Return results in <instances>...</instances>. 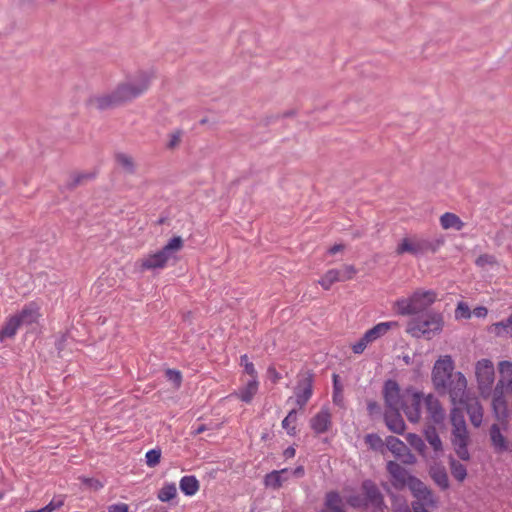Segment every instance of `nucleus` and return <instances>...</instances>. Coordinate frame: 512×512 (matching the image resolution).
I'll return each instance as SVG.
<instances>
[{"label": "nucleus", "instance_id": "nucleus-55", "mask_svg": "<svg viewBox=\"0 0 512 512\" xmlns=\"http://www.w3.org/2000/svg\"><path fill=\"white\" fill-rule=\"evenodd\" d=\"M108 512H129V506L125 503H118L108 506Z\"/></svg>", "mask_w": 512, "mask_h": 512}, {"label": "nucleus", "instance_id": "nucleus-57", "mask_svg": "<svg viewBox=\"0 0 512 512\" xmlns=\"http://www.w3.org/2000/svg\"><path fill=\"white\" fill-rule=\"evenodd\" d=\"M345 249V246L343 244H334L333 246H331L328 250L329 254H336L338 252H343Z\"/></svg>", "mask_w": 512, "mask_h": 512}, {"label": "nucleus", "instance_id": "nucleus-38", "mask_svg": "<svg viewBox=\"0 0 512 512\" xmlns=\"http://www.w3.org/2000/svg\"><path fill=\"white\" fill-rule=\"evenodd\" d=\"M498 370H500L502 378L505 379L507 390H512V363L507 361L500 362Z\"/></svg>", "mask_w": 512, "mask_h": 512}, {"label": "nucleus", "instance_id": "nucleus-62", "mask_svg": "<svg viewBox=\"0 0 512 512\" xmlns=\"http://www.w3.org/2000/svg\"><path fill=\"white\" fill-rule=\"evenodd\" d=\"M204 430H205V426L200 425V426H198V428L196 430L193 431V435H199V434L203 433Z\"/></svg>", "mask_w": 512, "mask_h": 512}, {"label": "nucleus", "instance_id": "nucleus-26", "mask_svg": "<svg viewBox=\"0 0 512 512\" xmlns=\"http://www.w3.org/2000/svg\"><path fill=\"white\" fill-rule=\"evenodd\" d=\"M490 439L492 447H494L497 453L509 451L508 441L505 436L501 433L498 425H492L490 428Z\"/></svg>", "mask_w": 512, "mask_h": 512}, {"label": "nucleus", "instance_id": "nucleus-5", "mask_svg": "<svg viewBox=\"0 0 512 512\" xmlns=\"http://www.w3.org/2000/svg\"><path fill=\"white\" fill-rule=\"evenodd\" d=\"M444 244V240L438 238L437 240L429 241L426 238L419 237L418 235L407 236L398 242L396 247V255L402 256L403 254H411L414 257L428 252H436Z\"/></svg>", "mask_w": 512, "mask_h": 512}, {"label": "nucleus", "instance_id": "nucleus-24", "mask_svg": "<svg viewBox=\"0 0 512 512\" xmlns=\"http://www.w3.org/2000/svg\"><path fill=\"white\" fill-rule=\"evenodd\" d=\"M399 327V323L397 321H387V322H381L374 326L373 328L369 329L364 333L363 336L370 339V341H377L384 335L388 333V331L392 329H396Z\"/></svg>", "mask_w": 512, "mask_h": 512}, {"label": "nucleus", "instance_id": "nucleus-29", "mask_svg": "<svg viewBox=\"0 0 512 512\" xmlns=\"http://www.w3.org/2000/svg\"><path fill=\"white\" fill-rule=\"evenodd\" d=\"M22 325V322L14 319L13 316H9L6 320V323H4L3 328L0 329V341H3L7 338H13L18 332L19 327Z\"/></svg>", "mask_w": 512, "mask_h": 512}, {"label": "nucleus", "instance_id": "nucleus-34", "mask_svg": "<svg viewBox=\"0 0 512 512\" xmlns=\"http://www.w3.org/2000/svg\"><path fill=\"white\" fill-rule=\"evenodd\" d=\"M429 473H431L433 481L436 482L440 489H448L449 479L448 474L445 472L444 468L433 467Z\"/></svg>", "mask_w": 512, "mask_h": 512}, {"label": "nucleus", "instance_id": "nucleus-30", "mask_svg": "<svg viewBox=\"0 0 512 512\" xmlns=\"http://www.w3.org/2000/svg\"><path fill=\"white\" fill-rule=\"evenodd\" d=\"M490 329L497 337H512V313L507 320L491 325Z\"/></svg>", "mask_w": 512, "mask_h": 512}, {"label": "nucleus", "instance_id": "nucleus-8", "mask_svg": "<svg viewBox=\"0 0 512 512\" xmlns=\"http://www.w3.org/2000/svg\"><path fill=\"white\" fill-rule=\"evenodd\" d=\"M386 470L388 475H390L391 485L397 490H403L405 488L412 489L414 482L423 484L421 479L408 473L398 462L388 461Z\"/></svg>", "mask_w": 512, "mask_h": 512}, {"label": "nucleus", "instance_id": "nucleus-50", "mask_svg": "<svg viewBox=\"0 0 512 512\" xmlns=\"http://www.w3.org/2000/svg\"><path fill=\"white\" fill-rule=\"evenodd\" d=\"M340 271V277H342L343 281H349L355 277L356 268L353 265L345 264L342 269H338Z\"/></svg>", "mask_w": 512, "mask_h": 512}, {"label": "nucleus", "instance_id": "nucleus-15", "mask_svg": "<svg viewBox=\"0 0 512 512\" xmlns=\"http://www.w3.org/2000/svg\"><path fill=\"white\" fill-rule=\"evenodd\" d=\"M242 380V386L235 391L234 395L239 401L250 404L257 392H259L260 382L259 378H240Z\"/></svg>", "mask_w": 512, "mask_h": 512}, {"label": "nucleus", "instance_id": "nucleus-40", "mask_svg": "<svg viewBox=\"0 0 512 512\" xmlns=\"http://www.w3.org/2000/svg\"><path fill=\"white\" fill-rule=\"evenodd\" d=\"M64 504H65V498L64 497H62V496L54 497L49 502V504H47L43 508H41L39 510H30V511H26V512H54V511L62 508Z\"/></svg>", "mask_w": 512, "mask_h": 512}, {"label": "nucleus", "instance_id": "nucleus-23", "mask_svg": "<svg viewBox=\"0 0 512 512\" xmlns=\"http://www.w3.org/2000/svg\"><path fill=\"white\" fill-rule=\"evenodd\" d=\"M290 477L291 472L287 468L281 469L280 471H272L266 474L264 484L267 488L279 489Z\"/></svg>", "mask_w": 512, "mask_h": 512}, {"label": "nucleus", "instance_id": "nucleus-44", "mask_svg": "<svg viewBox=\"0 0 512 512\" xmlns=\"http://www.w3.org/2000/svg\"><path fill=\"white\" fill-rule=\"evenodd\" d=\"M117 163L121 166H123L124 169H126L129 172L134 171V160L131 156L126 154H117Z\"/></svg>", "mask_w": 512, "mask_h": 512}, {"label": "nucleus", "instance_id": "nucleus-31", "mask_svg": "<svg viewBox=\"0 0 512 512\" xmlns=\"http://www.w3.org/2000/svg\"><path fill=\"white\" fill-rule=\"evenodd\" d=\"M180 489L186 496H194L199 490V482L195 476H185L180 480Z\"/></svg>", "mask_w": 512, "mask_h": 512}, {"label": "nucleus", "instance_id": "nucleus-52", "mask_svg": "<svg viewBox=\"0 0 512 512\" xmlns=\"http://www.w3.org/2000/svg\"><path fill=\"white\" fill-rule=\"evenodd\" d=\"M266 374H267V378H269L271 383H273V384L279 383L280 380L282 379L281 374L278 373V371L276 370V367H274V366L267 367Z\"/></svg>", "mask_w": 512, "mask_h": 512}, {"label": "nucleus", "instance_id": "nucleus-64", "mask_svg": "<svg viewBox=\"0 0 512 512\" xmlns=\"http://www.w3.org/2000/svg\"><path fill=\"white\" fill-rule=\"evenodd\" d=\"M324 512H344L343 509H324Z\"/></svg>", "mask_w": 512, "mask_h": 512}, {"label": "nucleus", "instance_id": "nucleus-32", "mask_svg": "<svg viewBox=\"0 0 512 512\" xmlns=\"http://www.w3.org/2000/svg\"><path fill=\"white\" fill-rule=\"evenodd\" d=\"M338 281H344L340 277V271L338 269H329L326 273H324L322 278L318 280V283L322 286V288L329 290L330 287Z\"/></svg>", "mask_w": 512, "mask_h": 512}, {"label": "nucleus", "instance_id": "nucleus-7", "mask_svg": "<svg viewBox=\"0 0 512 512\" xmlns=\"http://www.w3.org/2000/svg\"><path fill=\"white\" fill-rule=\"evenodd\" d=\"M414 501L412 502L413 512H429V510L438 507V499L434 496L431 489L427 485L414 482L413 488L410 489Z\"/></svg>", "mask_w": 512, "mask_h": 512}, {"label": "nucleus", "instance_id": "nucleus-58", "mask_svg": "<svg viewBox=\"0 0 512 512\" xmlns=\"http://www.w3.org/2000/svg\"><path fill=\"white\" fill-rule=\"evenodd\" d=\"M290 472H291V476L300 478V477H303V475H304V468L302 466H298L295 469L290 470Z\"/></svg>", "mask_w": 512, "mask_h": 512}, {"label": "nucleus", "instance_id": "nucleus-33", "mask_svg": "<svg viewBox=\"0 0 512 512\" xmlns=\"http://www.w3.org/2000/svg\"><path fill=\"white\" fill-rule=\"evenodd\" d=\"M406 441L413 449L417 450L419 455L428 460L427 446H425L423 439L418 434L406 435Z\"/></svg>", "mask_w": 512, "mask_h": 512}, {"label": "nucleus", "instance_id": "nucleus-9", "mask_svg": "<svg viewBox=\"0 0 512 512\" xmlns=\"http://www.w3.org/2000/svg\"><path fill=\"white\" fill-rule=\"evenodd\" d=\"M466 378L463 373L456 372L454 377L449 379L446 388H439L438 391L447 392L453 405H462L469 401V396L466 393Z\"/></svg>", "mask_w": 512, "mask_h": 512}, {"label": "nucleus", "instance_id": "nucleus-35", "mask_svg": "<svg viewBox=\"0 0 512 512\" xmlns=\"http://www.w3.org/2000/svg\"><path fill=\"white\" fill-rule=\"evenodd\" d=\"M475 265L482 270L493 269L498 266V260L496 256L485 253L476 258Z\"/></svg>", "mask_w": 512, "mask_h": 512}, {"label": "nucleus", "instance_id": "nucleus-25", "mask_svg": "<svg viewBox=\"0 0 512 512\" xmlns=\"http://www.w3.org/2000/svg\"><path fill=\"white\" fill-rule=\"evenodd\" d=\"M466 413L469 414L471 424L479 427L482 422V408L477 400H466L463 404H458Z\"/></svg>", "mask_w": 512, "mask_h": 512}, {"label": "nucleus", "instance_id": "nucleus-13", "mask_svg": "<svg viewBox=\"0 0 512 512\" xmlns=\"http://www.w3.org/2000/svg\"><path fill=\"white\" fill-rule=\"evenodd\" d=\"M386 447L392 455L407 465H414L417 462L414 454L408 449L406 444L394 436L386 438Z\"/></svg>", "mask_w": 512, "mask_h": 512}, {"label": "nucleus", "instance_id": "nucleus-53", "mask_svg": "<svg viewBox=\"0 0 512 512\" xmlns=\"http://www.w3.org/2000/svg\"><path fill=\"white\" fill-rule=\"evenodd\" d=\"M242 367L244 368V373L242 377H244L245 379H259L254 363Z\"/></svg>", "mask_w": 512, "mask_h": 512}, {"label": "nucleus", "instance_id": "nucleus-1", "mask_svg": "<svg viewBox=\"0 0 512 512\" xmlns=\"http://www.w3.org/2000/svg\"><path fill=\"white\" fill-rule=\"evenodd\" d=\"M151 78L150 73L139 72L119 82L111 92L93 96L90 106L97 110H107L125 105L149 89Z\"/></svg>", "mask_w": 512, "mask_h": 512}, {"label": "nucleus", "instance_id": "nucleus-54", "mask_svg": "<svg viewBox=\"0 0 512 512\" xmlns=\"http://www.w3.org/2000/svg\"><path fill=\"white\" fill-rule=\"evenodd\" d=\"M365 442L370 445L372 448H377L381 446L382 441L381 438L375 434H368L365 437Z\"/></svg>", "mask_w": 512, "mask_h": 512}, {"label": "nucleus", "instance_id": "nucleus-42", "mask_svg": "<svg viewBox=\"0 0 512 512\" xmlns=\"http://www.w3.org/2000/svg\"><path fill=\"white\" fill-rule=\"evenodd\" d=\"M326 509H343V502L339 494L330 492L326 497Z\"/></svg>", "mask_w": 512, "mask_h": 512}, {"label": "nucleus", "instance_id": "nucleus-3", "mask_svg": "<svg viewBox=\"0 0 512 512\" xmlns=\"http://www.w3.org/2000/svg\"><path fill=\"white\" fill-rule=\"evenodd\" d=\"M183 248V240L179 236L172 237L159 251L151 252L136 262L141 273L164 269L168 262L175 258L176 253Z\"/></svg>", "mask_w": 512, "mask_h": 512}, {"label": "nucleus", "instance_id": "nucleus-63", "mask_svg": "<svg viewBox=\"0 0 512 512\" xmlns=\"http://www.w3.org/2000/svg\"><path fill=\"white\" fill-rule=\"evenodd\" d=\"M368 409H369L370 413H372L374 410L377 409V404L375 402H370L368 404Z\"/></svg>", "mask_w": 512, "mask_h": 512}, {"label": "nucleus", "instance_id": "nucleus-18", "mask_svg": "<svg viewBox=\"0 0 512 512\" xmlns=\"http://www.w3.org/2000/svg\"><path fill=\"white\" fill-rule=\"evenodd\" d=\"M384 398L388 409H399L403 403V394L396 381L387 380L384 386Z\"/></svg>", "mask_w": 512, "mask_h": 512}, {"label": "nucleus", "instance_id": "nucleus-56", "mask_svg": "<svg viewBox=\"0 0 512 512\" xmlns=\"http://www.w3.org/2000/svg\"><path fill=\"white\" fill-rule=\"evenodd\" d=\"M475 317L482 318L487 315V309L485 306L476 307L473 312H471Z\"/></svg>", "mask_w": 512, "mask_h": 512}, {"label": "nucleus", "instance_id": "nucleus-16", "mask_svg": "<svg viewBox=\"0 0 512 512\" xmlns=\"http://www.w3.org/2000/svg\"><path fill=\"white\" fill-rule=\"evenodd\" d=\"M313 394V378L312 374L305 373L302 379L298 381L295 389L296 404L303 408L307 405Z\"/></svg>", "mask_w": 512, "mask_h": 512}, {"label": "nucleus", "instance_id": "nucleus-10", "mask_svg": "<svg viewBox=\"0 0 512 512\" xmlns=\"http://www.w3.org/2000/svg\"><path fill=\"white\" fill-rule=\"evenodd\" d=\"M424 397L422 393L410 389L403 392V403L400 409L403 410L408 421L417 423L420 420V409L424 405Z\"/></svg>", "mask_w": 512, "mask_h": 512}, {"label": "nucleus", "instance_id": "nucleus-51", "mask_svg": "<svg viewBox=\"0 0 512 512\" xmlns=\"http://www.w3.org/2000/svg\"><path fill=\"white\" fill-rule=\"evenodd\" d=\"M348 503H349V505H351L355 508H360V507L370 508L369 504L365 501V497L352 496V497L348 498Z\"/></svg>", "mask_w": 512, "mask_h": 512}, {"label": "nucleus", "instance_id": "nucleus-12", "mask_svg": "<svg viewBox=\"0 0 512 512\" xmlns=\"http://www.w3.org/2000/svg\"><path fill=\"white\" fill-rule=\"evenodd\" d=\"M507 392L505 378L498 380L494 395H492V409H494L497 420L504 422L507 418V403L505 393Z\"/></svg>", "mask_w": 512, "mask_h": 512}, {"label": "nucleus", "instance_id": "nucleus-61", "mask_svg": "<svg viewBox=\"0 0 512 512\" xmlns=\"http://www.w3.org/2000/svg\"><path fill=\"white\" fill-rule=\"evenodd\" d=\"M395 512H413V510L411 511L407 504H403L402 506L396 507Z\"/></svg>", "mask_w": 512, "mask_h": 512}, {"label": "nucleus", "instance_id": "nucleus-43", "mask_svg": "<svg viewBox=\"0 0 512 512\" xmlns=\"http://www.w3.org/2000/svg\"><path fill=\"white\" fill-rule=\"evenodd\" d=\"M78 480H80L83 485L87 486V488L92 491H98L99 489L103 488V483L96 478L80 476L78 477Z\"/></svg>", "mask_w": 512, "mask_h": 512}, {"label": "nucleus", "instance_id": "nucleus-17", "mask_svg": "<svg viewBox=\"0 0 512 512\" xmlns=\"http://www.w3.org/2000/svg\"><path fill=\"white\" fill-rule=\"evenodd\" d=\"M361 488H363L365 501L369 504L370 508L375 512H382L383 498L376 484L370 480H365Z\"/></svg>", "mask_w": 512, "mask_h": 512}, {"label": "nucleus", "instance_id": "nucleus-19", "mask_svg": "<svg viewBox=\"0 0 512 512\" xmlns=\"http://www.w3.org/2000/svg\"><path fill=\"white\" fill-rule=\"evenodd\" d=\"M24 325L36 324L41 318L40 305L38 302L25 304L22 311L12 315Z\"/></svg>", "mask_w": 512, "mask_h": 512}, {"label": "nucleus", "instance_id": "nucleus-49", "mask_svg": "<svg viewBox=\"0 0 512 512\" xmlns=\"http://www.w3.org/2000/svg\"><path fill=\"white\" fill-rule=\"evenodd\" d=\"M182 140V132L181 130H176L172 134L169 135V141H167V149L173 150L179 146Z\"/></svg>", "mask_w": 512, "mask_h": 512}, {"label": "nucleus", "instance_id": "nucleus-22", "mask_svg": "<svg viewBox=\"0 0 512 512\" xmlns=\"http://www.w3.org/2000/svg\"><path fill=\"white\" fill-rule=\"evenodd\" d=\"M398 410L399 409H388L385 413V422L389 431L397 435H402L403 431L406 429V425Z\"/></svg>", "mask_w": 512, "mask_h": 512}, {"label": "nucleus", "instance_id": "nucleus-4", "mask_svg": "<svg viewBox=\"0 0 512 512\" xmlns=\"http://www.w3.org/2000/svg\"><path fill=\"white\" fill-rule=\"evenodd\" d=\"M444 320L440 313H429L423 318L408 321L406 333L419 338L425 337L428 340L443 330Z\"/></svg>", "mask_w": 512, "mask_h": 512}, {"label": "nucleus", "instance_id": "nucleus-47", "mask_svg": "<svg viewBox=\"0 0 512 512\" xmlns=\"http://www.w3.org/2000/svg\"><path fill=\"white\" fill-rule=\"evenodd\" d=\"M471 317V311L469 306L465 302H459L455 309L456 319H469Z\"/></svg>", "mask_w": 512, "mask_h": 512}, {"label": "nucleus", "instance_id": "nucleus-37", "mask_svg": "<svg viewBox=\"0 0 512 512\" xmlns=\"http://www.w3.org/2000/svg\"><path fill=\"white\" fill-rule=\"evenodd\" d=\"M296 425H297V412L295 409H292L288 412L287 416L284 420H282V428L286 430L288 435L295 436L296 435Z\"/></svg>", "mask_w": 512, "mask_h": 512}, {"label": "nucleus", "instance_id": "nucleus-27", "mask_svg": "<svg viewBox=\"0 0 512 512\" xmlns=\"http://www.w3.org/2000/svg\"><path fill=\"white\" fill-rule=\"evenodd\" d=\"M439 223L440 227H442L444 230L453 229L455 231H461L465 223L461 221L460 217L455 213H443L439 217Z\"/></svg>", "mask_w": 512, "mask_h": 512}, {"label": "nucleus", "instance_id": "nucleus-41", "mask_svg": "<svg viewBox=\"0 0 512 512\" xmlns=\"http://www.w3.org/2000/svg\"><path fill=\"white\" fill-rule=\"evenodd\" d=\"M161 460V450L160 449H152L145 454V463L148 467L153 468L160 464Z\"/></svg>", "mask_w": 512, "mask_h": 512}, {"label": "nucleus", "instance_id": "nucleus-2", "mask_svg": "<svg viewBox=\"0 0 512 512\" xmlns=\"http://www.w3.org/2000/svg\"><path fill=\"white\" fill-rule=\"evenodd\" d=\"M438 300V294L432 289H416L412 294L402 296L392 303L396 315H418Z\"/></svg>", "mask_w": 512, "mask_h": 512}, {"label": "nucleus", "instance_id": "nucleus-28", "mask_svg": "<svg viewBox=\"0 0 512 512\" xmlns=\"http://www.w3.org/2000/svg\"><path fill=\"white\" fill-rule=\"evenodd\" d=\"M424 437L434 451V458H438L443 453V443L441 442L437 430L434 427L429 426L424 430Z\"/></svg>", "mask_w": 512, "mask_h": 512}, {"label": "nucleus", "instance_id": "nucleus-21", "mask_svg": "<svg viewBox=\"0 0 512 512\" xmlns=\"http://www.w3.org/2000/svg\"><path fill=\"white\" fill-rule=\"evenodd\" d=\"M424 406H426L429 418L436 424L444 421V410L437 398L432 395L424 397Z\"/></svg>", "mask_w": 512, "mask_h": 512}, {"label": "nucleus", "instance_id": "nucleus-59", "mask_svg": "<svg viewBox=\"0 0 512 512\" xmlns=\"http://www.w3.org/2000/svg\"><path fill=\"white\" fill-rule=\"evenodd\" d=\"M250 364H252V362L246 354L240 356V366H246Z\"/></svg>", "mask_w": 512, "mask_h": 512}, {"label": "nucleus", "instance_id": "nucleus-60", "mask_svg": "<svg viewBox=\"0 0 512 512\" xmlns=\"http://www.w3.org/2000/svg\"><path fill=\"white\" fill-rule=\"evenodd\" d=\"M295 454L296 450L293 447H288L284 452V455L287 459L292 458Z\"/></svg>", "mask_w": 512, "mask_h": 512}, {"label": "nucleus", "instance_id": "nucleus-46", "mask_svg": "<svg viewBox=\"0 0 512 512\" xmlns=\"http://www.w3.org/2000/svg\"><path fill=\"white\" fill-rule=\"evenodd\" d=\"M165 375L168 381L174 383L175 388L181 387L182 374L179 370L167 369Z\"/></svg>", "mask_w": 512, "mask_h": 512}, {"label": "nucleus", "instance_id": "nucleus-20", "mask_svg": "<svg viewBox=\"0 0 512 512\" xmlns=\"http://www.w3.org/2000/svg\"><path fill=\"white\" fill-rule=\"evenodd\" d=\"M310 426L314 433L323 434L327 432L331 426V415L328 408H323L317 412L310 420Z\"/></svg>", "mask_w": 512, "mask_h": 512}, {"label": "nucleus", "instance_id": "nucleus-6", "mask_svg": "<svg viewBox=\"0 0 512 512\" xmlns=\"http://www.w3.org/2000/svg\"><path fill=\"white\" fill-rule=\"evenodd\" d=\"M450 421L453 425V447L456 455L463 460H469L470 454L467 450V444L469 443V434L465 425L464 412L462 408H453L450 413Z\"/></svg>", "mask_w": 512, "mask_h": 512}, {"label": "nucleus", "instance_id": "nucleus-48", "mask_svg": "<svg viewBox=\"0 0 512 512\" xmlns=\"http://www.w3.org/2000/svg\"><path fill=\"white\" fill-rule=\"evenodd\" d=\"M372 343H373V341L370 340L369 338H367L365 336H361L359 341H357L356 343H354L352 345V350H353L354 354H362V353H364L367 346H369Z\"/></svg>", "mask_w": 512, "mask_h": 512}, {"label": "nucleus", "instance_id": "nucleus-45", "mask_svg": "<svg viewBox=\"0 0 512 512\" xmlns=\"http://www.w3.org/2000/svg\"><path fill=\"white\" fill-rule=\"evenodd\" d=\"M334 380V391H333V402L334 404L338 406H343V391H341V388L338 383V375H333Z\"/></svg>", "mask_w": 512, "mask_h": 512}, {"label": "nucleus", "instance_id": "nucleus-14", "mask_svg": "<svg viewBox=\"0 0 512 512\" xmlns=\"http://www.w3.org/2000/svg\"><path fill=\"white\" fill-rule=\"evenodd\" d=\"M475 375L480 390L489 389L495 379V367L490 360L481 359L476 362Z\"/></svg>", "mask_w": 512, "mask_h": 512}, {"label": "nucleus", "instance_id": "nucleus-11", "mask_svg": "<svg viewBox=\"0 0 512 512\" xmlns=\"http://www.w3.org/2000/svg\"><path fill=\"white\" fill-rule=\"evenodd\" d=\"M454 362L449 355L439 357L434 363L432 371V379L437 389L446 388L449 379H453Z\"/></svg>", "mask_w": 512, "mask_h": 512}, {"label": "nucleus", "instance_id": "nucleus-39", "mask_svg": "<svg viewBox=\"0 0 512 512\" xmlns=\"http://www.w3.org/2000/svg\"><path fill=\"white\" fill-rule=\"evenodd\" d=\"M450 472H452L455 480L459 482H463L466 478V468L463 463L458 461L452 460V462H450Z\"/></svg>", "mask_w": 512, "mask_h": 512}, {"label": "nucleus", "instance_id": "nucleus-36", "mask_svg": "<svg viewBox=\"0 0 512 512\" xmlns=\"http://www.w3.org/2000/svg\"><path fill=\"white\" fill-rule=\"evenodd\" d=\"M177 488L174 483L164 484L159 490L158 498L162 503H167L176 498Z\"/></svg>", "mask_w": 512, "mask_h": 512}]
</instances>
